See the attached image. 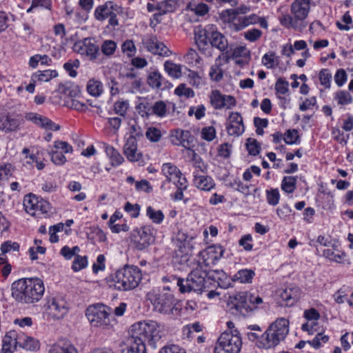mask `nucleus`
Wrapping results in <instances>:
<instances>
[{
    "label": "nucleus",
    "instance_id": "obj_41",
    "mask_svg": "<svg viewBox=\"0 0 353 353\" xmlns=\"http://www.w3.org/2000/svg\"><path fill=\"white\" fill-rule=\"evenodd\" d=\"M255 272L251 269H242L239 270L234 276L233 280L241 283H250L252 282Z\"/></svg>",
    "mask_w": 353,
    "mask_h": 353
},
{
    "label": "nucleus",
    "instance_id": "obj_22",
    "mask_svg": "<svg viewBox=\"0 0 353 353\" xmlns=\"http://www.w3.org/2000/svg\"><path fill=\"white\" fill-rule=\"evenodd\" d=\"M26 119L46 130L58 131L60 130L59 125L56 124L48 117L37 113L29 112L26 114Z\"/></svg>",
    "mask_w": 353,
    "mask_h": 353
},
{
    "label": "nucleus",
    "instance_id": "obj_37",
    "mask_svg": "<svg viewBox=\"0 0 353 353\" xmlns=\"http://www.w3.org/2000/svg\"><path fill=\"white\" fill-rule=\"evenodd\" d=\"M19 346L30 351H35L39 348V342L31 336L21 332Z\"/></svg>",
    "mask_w": 353,
    "mask_h": 353
},
{
    "label": "nucleus",
    "instance_id": "obj_17",
    "mask_svg": "<svg viewBox=\"0 0 353 353\" xmlns=\"http://www.w3.org/2000/svg\"><path fill=\"white\" fill-rule=\"evenodd\" d=\"M210 103L216 110L231 109L236 105V99L231 95L221 94L218 90H214L210 95Z\"/></svg>",
    "mask_w": 353,
    "mask_h": 353
},
{
    "label": "nucleus",
    "instance_id": "obj_15",
    "mask_svg": "<svg viewBox=\"0 0 353 353\" xmlns=\"http://www.w3.org/2000/svg\"><path fill=\"white\" fill-rule=\"evenodd\" d=\"M142 43L150 52L162 57H169L172 52L155 35L148 34L142 39Z\"/></svg>",
    "mask_w": 353,
    "mask_h": 353
},
{
    "label": "nucleus",
    "instance_id": "obj_27",
    "mask_svg": "<svg viewBox=\"0 0 353 353\" xmlns=\"http://www.w3.org/2000/svg\"><path fill=\"white\" fill-rule=\"evenodd\" d=\"M193 183L196 188L205 192H209L214 188L216 183L211 176L201 175L196 172H193Z\"/></svg>",
    "mask_w": 353,
    "mask_h": 353
},
{
    "label": "nucleus",
    "instance_id": "obj_33",
    "mask_svg": "<svg viewBox=\"0 0 353 353\" xmlns=\"http://www.w3.org/2000/svg\"><path fill=\"white\" fill-rule=\"evenodd\" d=\"M181 0H164L157 6V10L160 14H165L176 11L181 5Z\"/></svg>",
    "mask_w": 353,
    "mask_h": 353
},
{
    "label": "nucleus",
    "instance_id": "obj_59",
    "mask_svg": "<svg viewBox=\"0 0 353 353\" xmlns=\"http://www.w3.org/2000/svg\"><path fill=\"white\" fill-rule=\"evenodd\" d=\"M88 265V258L86 256H82L80 255H77L74 257L72 265V269L74 272H79L84 268H85Z\"/></svg>",
    "mask_w": 353,
    "mask_h": 353
},
{
    "label": "nucleus",
    "instance_id": "obj_5",
    "mask_svg": "<svg viewBox=\"0 0 353 353\" xmlns=\"http://www.w3.org/2000/svg\"><path fill=\"white\" fill-rule=\"evenodd\" d=\"M208 276V270L203 269V265H196L189 273L185 280L174 276H165L164 281H174L181 293L190 292L192 291L202 292L205 288V279Z\"/></svg>",
    "mask_w": 353,
    "mask_h": 353
},
{
    "label": "nucleus",
    "instance_id": "obj_23",
    "mask_svg": "<svg viewBox=\"0 0 353 353\" xmlns=\"http://www.w3.org/2000/svg\"><path fill=\"white\" fill-rule=\"evenodd\" d=\"M21 125L20 120L9 113H0V131L5 133L17 132Z\"/></svg>",
    "mask_w": 353,
    "mask_h": 353
},
{
    "label": "nucleus",
    "instance_id": "obj_56",
    "mask_svg": "<svg viewBox=\"0 0 353 353\" xmlns=\"http://www.w3.org/2000/svg\"><path fill=\"white\" fill-rule=\"evenodd\" d=\"M319 79L321 85L325 89H330L331 87L332 74L328 69H322L319 72Z\"/></svg>",
    "mask_w": 353,
    "mask_h": 353
},
{
    "label": "nucleus",
    "instance_id": "obj_52",
    "mask_svg": "<svg viewBox=\"0 0 353 353\" xmlns=\"http://www.w3.org/2000/svg\"><path fill=\"white\" fill-rule=\"evenodd\" d=\"M39 62L41 65H50L51 59L46 54L41 55L37 54L30 57L29 65L32 68H35L37 67Z\"/></svg>",
    "mask_w": 353,
    "mask_h": 353
},
{
    "label": "nucleus",
    "instance_id": "obj_53",
    "mask_svg": "<svg viewBox=\"0 0 353 353\" xmlns=\"http://www.w3.org/2000/svg\"><path fill=\"white\" fill-rule=\"evenodd\" d=\"M188 8L194 12L196 15L201 17L205 15L210 11L209 6L204 3H199L197 4H192L190 3L188 5Z\"/></svg>",
    "mask_w": 353,
    "mask_h": 353
},
{
    "label": "nucleus",
    "instance_id": "obj_8",
    "mask_svg": "<svg viewBox=\"0 0 353 353\" xmlns=\"http://www.w3.org/2000/svg\"><path fill=\"white\" fill-rule=\"evenodd\" d=\"M167 290H170L169 287H164L162 291L152 290L148 294L154 310L164 314H173L174 311H177L174 295Z\"/></svg>",
    "mask_w": 353,
    "mask_h": 353
},
{
    "label": "nucleus",
    "instance_id": "obj_6",
    "mask_svg": "<svg viewBox=\"0 0 353 353\" xmlns=\"http://www.w3.org/2000/svg\"><path fill=\"white\" fill-rule=\"evenodd\" d=\"M112 308L103 304L90 305L85 311V316L92 327L110 330L116 324L115 318L112 316Z\"/></svg>",
    "mask_w": 353,
    "mask_h": 353
},
{
    "label": "nucleus",
    "instance_id": "obj_48",
    "mask_svg": "<svg viewBox=\"0 0 353 353\" xmlns=\"http://www.w3.org/2000/svg\"><path fill=\"white\" fill-rule=\"evenodd\" d=\"M49 353H78L77 349L70 344L61 345L59 343L54 344L50 349Z\"/></svg>",
    "mask_w": 353,
    "mask_h": 353
},
{
    "label": "nucleus",
    "instance_id": "obj_61",
    "mask_svg": "<svg viewBox=\"0 0 353 353\" xmlns=\"http://www.w3.org/2000/svg\"><path fill=\"white\" fill-rule=\"evenodd\" d=\"M101 52L105 56L112 55L117 49V43L112 40H105L101 46Z\"/></svg>",
    "mask_w": 353,
    "mask_h": 353
},
{
    "label": "nucleus",
    "instance_id": "obj_45",
    "mask_svg": "<svg viewBox=\"0 0 353 353\" xmlns=\"http://www.w3.org/2000/svg\"><path fill=\"white\" fill-rule=\"evenodd\" d=\"M126 83L130 85L129 91L132 93L139 92L141 86V79L134 72L128 73L125 76Z\"/></svg>",
    "mask_w": 353,
    "mask_h": 353
},
{
    "label": "nucleus",
    "instance_id": "obj_60",
    "mask_svg": "<svg viewBox=\"0 0 353 353\" xmlns=\"http://www.w3.org/2000/svg\"><path fill=\"white\" fill-rule=\"evenodd\" d=\"M184 61L188 65H196L200 63L201 59L196 51L192 48H190L188 52L185 54Z\"/></svg>",
    "mask_w": 353,
    "mask_h": 353
},
{
    "label": "nucleus",
    "instance_id": "obj_63",
    "mask_svg": "<svg viewBox=\"0 0 353 353\" xmlns=\"http://www.w3.org/2000/svg\"><path fill=\"white\" fill-rule=\"evenodd\" d=\"M129 108V103L128 101L119 100L114 104V110L116 114L120 117H124Z\"/></svg>",
    "mask_w": 353,
    "mask_h": 353
},
{
    "label": "nucleus",
    "instance_id": "obj_64",
    "mask_svg": "<svg viewBox=\"0 0 353 353\" xmlns=\"http://www.w3.org/2000/svg\"><path fill=\"white\" fill-rule=\"evenodd\" d=\"M245 145L250 154L256 156L259 154L261 145L256 139L252 138L248 139Z\"/></svg>",
    "mask_w": 353,
    "mask_h": 353
},
{
    "label": "nucleus",
    "instance_id": "obj_12",
    "mask_svg": "<svg viewBox=\"0 0 353 353\" xmlns=\"http://www.w3.org/2000/svg\"><path fill=\"white\" fill-rule=\"evenodd\" d=\"M46 307L48 314L54 319H62L69 310L66 300L60 296L47 297Z\"/></svg>",
    "mask_w": 353,
    "mask_h": 353
},
{
    "label": "nucleus",
    "instance_id": "obj_62",
    "mask_svg": "<svg viewBox=\"0 0 353 353\" xmlns=\"http://www.w3.org/2000/svg\"><path fill=\"white\" fill-rule=\"evenodd\" d=\"M299 139V132L296 130H288L283 135V140L286 144L293 145L298 143Z\"/></svg>",
    "mask_w": 353,
    "mask_h": 353
},
{
    "label": "nucleus",
    "instance_id": "obj_28",
    "mask_svg": "<svg viewBox=\"0 0 353 353\" xmlns=\"http://www.w3.org/2000/svg\"><path fill=\"white\" fill-rule=\"evenodd\" d=\"M210 46L219 49L221 52H225L228 48V41L227 38L217 30H212L210 37Z\"/></svg>",
    "mask_w": 353,
    "mask_h": 353
},
{
    "label": "nucleus",
    "instance_id": "obj_3",
    "mask_svg": "<svg viewBox=\"0 0 353 353\" xmlns=\"http://www.w3.org/2000/svg\"><path fill=\"white\" fill-rule=\"evenodd\" d=\"M311 3V0H294L290 5V13L281 17V24L288 29L301 32L307 26Z\"/></svg>",
    "mask_w": 353,
    "mask_h": 353
},
{
    "label": "nucleus",
    "instance_id": "obj_32",
    "mask_svg": "<svg viewBox=\"0 0 353 353\" xmlns=\"http://www.w3.org/2000/svg\"><path fill=\"white\" fill-rule=\"evenodd\" d=\"M233 305L236 311L243 316L248 315L252 310V306L250 303L248 296L238 295L235 296Z\"/></svg>",
    "mask_w": 353,
    "mask_h": 353
},
{
    "label": "nucleus",
    "instance_id": "obj_13",
    "mask_svg": "<svg viewBox=\"0 0 353 353\" xmlns=\"http://www.w3.org/2000/svg\"><path fill=\"white\" fill-rule=\"evenodd\" d=\"M75 50L89 60L99 63V48L91 38H85L74 44Z\"/></svg>",
    "mask_w": 353,
    "mask_h": 353
},
{
    "label": "nucleus",
    "instance_id": "obj_50",
    "mask_svg": "<svg viewBox=\"0 0 353 353\" xmlns=\"http://www.w3.org/2000/svg\"><path fill=\"white\" fill-rule=\"evenodd\" d=\"M296 176H284L282 180L281 188L287 193H292L296 189Z\"/></svg>",
    "mask_w": 353,
    "mask_h": 353
},
{
    "label": "nucleus",
    "instance_id": "obj_18",
    "mask_svg": "<svg viewBox=\"0 0 353 353\" xmlns=\"http://www.w3.org/2000/svg\"><path fill=\"white\" fill-rule=\"evenodd\" d=\"M170 141L174 145L190 149L193 145L194 137L189 130L176 128L170 131Z\"/></svg>",
    "mask_w": 353,
    "mask_h": 353
},
{
    "label": "nucleus",
    "instance_id": "obj_19",
    "mask_svg": "<svg viewBox=\"0 0 353 353\" xmlns=\"http://www.w3.org/2000/svg\"><path fill=\"white\" fill-rule=\"evenodd\" d=\"M132 130L135 135L132 134L126 139L123 145V153L128 161H138L141 159L142 155L137 149V141L135 136L139 135L140 132H137L136 126H132Z\"/></svg>",
    "mask_w": 353,
    "mask_h": 353
},
{
    "label": "nucleus",
    "instance_id": "obj_24",
    "mask_svg": "<svg viewBox=\"0 0 353 353\" xmlns=\"http://www.w3.org/2000/svg\"><path fill=\"white\" fill-rule=\"evenodd\" d=\"M280 305L291 307L300 298V289L297 287H289L282 290L279 293Z\"/></svg>",
    "mask_w": 353,
    "mask_h": 353
},
{
    "label": "nucleus",
    "instance_id": "obj_20",
    "mask_svg": "<svg viewBox=\"0 0 353 353\" xmlns=\"http://www.w3.org/2000/svg\"><path fill=\"white\" fill-rule=\"evenodd\" d=\"M259 23L264 29L268 28V23L264 17H259L256 14L239 17L237 21L234 23V30L240 31L246 27Z\"/></svg>",
    "mask_w": 353,
    "mask_h": 353
},
{
    "label": "nucleus",
    "instance_id": "obj_30",
    "mask_svg": "<svg viewBox=\"0 0 353 353\" xmlns=\"http://www.w3.org/2000/svg\"><path fill=\"white\" fill-rule=\"evenodd\" d=\"M161 172L165 176L166 181L161 185V189H164L166 183L172 182L176 179L177 176L181 174L180 170L171 163H165L162 165Z\"/></svg>",
    "mask_w": 353,
    "mask_h": 353
},
{
    "label": "nucleus",
    "instance_id": "obj_57",
    "mask_svg": "<svg viewBox=\"0 0 353 353\" xmlns=\"http://www.w3.org/2000/svg\"><path fill=\"white\" fill-rule=\"evenodd\" d=\"M80 66V61L78 59L69 60L63 64V68L70 77H76L77 75V69Z\"/></svg>",
    "mask_w": 353,
    "mask_h": 353
},
{
    "label": "nucleus",
    "instance_id": "obj_47",
    "mask_svg": "<svg viewBox=\"0 0 353 353\" xmlns=\"http://www.w3.org/2000/svg\"><path fill=\"white\" fill-rule=\"evenodd\" d=\"M192 165L195 168L196 172L206 173L208 172V166L205 164L201 157L196 154L194 151L192 152V156L191 159Z\"/></svg>",
    "mask_w": 353,
    "mask_h": 353
},
{
    "label": "nucleus",
    "instance_id": "obj_55",
    "mask_svg": "<svg viewBox=\"0 0 353 353\" xmlns=\"http://www.w3.org/2000/svg\"><path fill=\"white\" fill-rule=\"evenodd\" d=\"M222 65L218 64L216 61L210 68L209 75L211 80L216 82L220 81L223 77V71L221 68Z\"/></svg>",
    "mask_w": 353,
    "mask_h": 353
},
{
    "label": "nucleus",
    "instance_id": "obj_36",
    "mask_svg": "<svg viewBox=\"0 0 353 353\" xmlns=\"http://www.w3.org/2000/svg\"><path fill=\"white\" fill-rule=\"evenodd\" d=\"M59 91L67 97L73 98L79 95L81 88L77 84L71 81H67L59 85Z\"/></svg>",
    "mask_w": 353,
    "mask_h": 353
},
{
    "label": "nucleus",
    "instance_id": "obj_39",
    "mask_svg": "<svg viewBox=\"0 0 353 353\" xmlns=\"http://www.w3.org/2000/svg\"><path fill=\"white\" fill-rule=\"evenodd\" d=\"M164 80L163 76L157 70L149 72L147 77V83L152 89L161 88Z\"/></svg>",
    "mask_w": 353,
    "mask_h": 353
},
{
    "label": "nucleus",
    "instance_id": "obj_31",
    "mask_svg": "<svg viewBox=\"0 0 353 353\" xmlns=\"http://www.w3.org/2000/svg\"><path fill=\"white\" fill-rule=\"evenodd\" d=\"M20 333L15 330H11L5 335L3 339L2 350L11 352L19 346Z\"/></svg>",
    "mask_w": 353,
    "mask_h": 353
},
{
    "label": "nucleus",
    "instance_id": "obj_58",
    "mask_svg": "<svg viewBox=\"0 0 353 353\" xmlns=\"http://www.w3.org/2000/svg\"><path fill=\"white\" fill-rule=\"evenodd\" d=\"M174 93L179 97H184L186 99L194 97V92L190 88H188L185 84H179L174 90Z\"/></svg>",
    "mask_w": 353,
    "mask_h": 353
},
{
    "label": "nucleus",
    "instance_id": "obj_38",
    "mask_svg": "<svg viewBox=\"0 0 353 353\" xmlns=\"http://www.w3.org/2000/svg\"><path fill=\"white\" fill-rule=\"evenodd\" d=\"M58 76V72L55 70H46L43 71H37L34 72L31 77V81L41 82H48Z\"/></svg>",
    "mask_w": 353,
    "mask_h": 353
},
{
    "label": "nucleus",
    "instance_id": "obj_7",
    "mask_svg": "<svg viewBox=\"0 0 353 353\" xmlns=\"http://www.w3.org/2000/svg\"><path fill=\"white\" fill-rule=\"evenodd\" d=\"M288 333V320L285 318H279L265 331V338L262 339L259 345L265 350L274 348L285 340Z\"/></svg>",
    "mask_w": 353,
    "mask_h": 353
},
{
    "label": "nucleus",
    "instance_id": "obj_44",
    "mask_svg": "<svg viewBox=\"0 0 353 353\" xmlns=\"http://www.w3.org/2000/svg\"><path fill=\"white\" fill-rule=\"evenodd\" d=\"M146 216L154 224H161L164 220L165 216L161 210H156L152 206H148L146 208Z\"/></svg>",
    "mask_w": 353,
    "mask_h": 353
},
{
    "label": "nucleus",
    "instance_id": "obj_54",
    "mask_svg": "<svg viewBox=\"0 0 353 353\" xmlns=\"http://www.w3.org/2000/svg\"><path fill=\"white\" fill-rule=\"evenodd\" d=\"M230 186L235 190L244 194L245 196L251 194L250 188L252 187V185L244 184L239 179H234V181L230 183Z\"/></svg>",
    "mask_w": 353,
    "mask_h": 353
},
{
    "label": "nucleus",
    "instance_id": "obj_14",
    "mask_svg": "<svg viewBox=\"0 0 353 353\" xmlns=\"http://www.w3.org/2000/svg\"><path fill=\"white\" fill-rule=\"evenodd\" d=\"M23 206L27 213L35 216L37 213H47L49 209V203L43 199H39L36 195L29 194L23 199Z\"/></svg>",
    "mask_w": 353,
    "mask_h": 353
},
{
    "label": "nucleus",
    "instance_id": "obj_51",
    "mask_svg": "<svg viewBox=\"0 0 353 353\" xmlns=\"http://www.w3.org/2000/svg\"><path fill=\"white\" fill-rule=\"evenodd\" d=\"M166 113V104L163 101H158L151 105V115L154 114L162 118L165 117Z\"/></svg>",
    "mask_w": 353,
    "mask_h": 353
},
{
    "label": "nucleus",
    "instance_id": "obj_2",
    "mask_svg": "<svg viewBox=\"0 0 353 353\" xmlns=\"http://www.w3.org/2000/svg\"><path fill=\"white\" fill-rule=\"evenodd\" d=\"M142 279L141 270L134 265H125L106 278L110 288L127 291L136 288Z\"/></svg>",
    "mask_w": 353,
    "mask_h": 353
},
{
    "label": "nucleus",
    "instance_id": "obj_34",
    "mask_svg": "<svg viewBox=\"0 0 353 353\" xmlns=\"http://www.w3.org/2000/svg\"><path fill=\"white\" fill-rule=\"evenodd\" d=\"M103 148L112 166L117 167L123 163L124 158L114 147L107 143H103Z\"/></svg>",
    "mask_w": 353,
    "mask_h": 353
},
{
    "label": "nucleus",
    "instance_id": "obj_29",
    "mask_svg": "<svg viewBox=\"0 0 353 353\" xmlns=\"http://www.w3.org/2000/svg\"><path fill=\"white\" fill-rule=\"evenodd\" d=\"M323 256L332 262L342 264L350 263L345 252L339 250L336 245L333 248V250H324Z\"/></svg>",
    "mask_w": 353,
    "mask_h": 353
},
{
    "label": "nucleus",
    "instance_id": "obj_46",
    "mask_svg": "<svg viewBox=\"0 0 353 353\" xmlns=\"http://www.w3.org/2000/svg\"><path fill=\"white\" fill-rule=\"evenodd\" d=\"M164 69L165 72L172 78L179 79L181 77V66L176 64L172 61H166L164 63Z\"/></svg>",
    "mask_w": 353,
    "mask_h": 353
},
{
    "label": "nucleus",
    "instance_id": "obj_49",
    "mask_svg": "<svg viewBox=\"0 0 353 353\" xmlns=\"http://www.w3.org/2000/svg\"><path fill=\"white\" fill-rule=\"evenodd\" d=\"M262 63L268 69H272L279 64V58L273 52L265 54L262 57Z\"/></svg>",
    "mask_w": 353,
    "mask_h": 353
},
{
    "label": "nucleus",
    "instance_id": "obj_43",
    "mask_svg": "<svg viewBox=\"0 0 353 353\" xmlns=\"http://www.w3.org/2000/svg\"><path fill=\"white\" fill-rule=\"evenodd\" d=\"M86 90L91 96L97 97L103 92V84L99 80L91 79L87 83Z\"/></svg>",
    "mask_w": 353,
    "mask_h": 353
},
{
    "label": "nucleus",
    "instance_id": "obj_9",
    "mask_svg": "<svg viewBox=\"0 0 353 353\" xmlns=\"http://www.w3.org/2000/svg\"><path fill=\"white\" fill-rule=\"evenodd\" d=\"M242 341L239 330L225 331L219 337L214 347V353H239Z\"/></svg>",
    "mask_w": 353,
    "mask_h": 353
},
{
    "label": "nucleus",
    "instance_id": "obj_16",
    "mask_svg": "<svg viewBox=\"0 0 353 353\" xmlns=\"http://www.w3.org/2000/svg\"><path fill=\"white\" fill-rule=\"evenodd\" d=\"M189 238L184 233L179 234L177 241H180V243L177 245L178 249L175 250L173 260L175 263L181 265L186 264L190 259V245Z\"/></svg>",
    "mask_w": 353,
    "mask_h": 353
},
{
    "label": "nucleus",
    "instance_id": "obj_11",
    "mask_svg": "<svg viewBox=\"0 0 353 353\" xmlns=\"http://www.w3.org/2000/svg\"><path fill=\"white\" fill-rule=\"evenodd\" d=\"M225 249L219 244L208 246L201 251L197 256L196 263L203 266V269L212 267L222 258Z\"/></svg>",
    "mask_w": 353,
    "mask_h": 353
},
{
    "label": "nucleus",
    "instance_id": "obj_4",
    "mask_svg": "<svg viewBox=\"0 0 353 353\" xmlns=\"http://www.w3.org/2000/svg\"><path fill=\"white\" fill-rule=\"evenodd\" d=\"M164 326L155 321L146 320L139 321L131 325L130 336L139 339L143 344L148 343L153 348L162 337Z\"/></svg>",
    "mask_w": 353,
    "mask_h": 353
},
{
    "label": "nucleus",
    "instance_id": "obj_10",
    "mask_svg": "<svg viewBox=\"0 0 353 353\" xmlns=\"http://www.w3.org/2000/svg\"><path fill=\"white\" fill-rule=\"evenodd\" d=\"M155 230L150 225H146L133 230L131 240L136 249L143 250L155 241Z\"/></svg>",
    "mask_w": 353,
    "mask_h": 353
},
{
    "label": "nucleus",
    "instance_id": "obj_26",
    "mask_svg": "<svg viewBox=\"0 0 353 353\" xmlns=\"http://www.w3.org/2000/svg\"><path fill=\"white\" fill-rule=\"evenodd\" d=\"M210 32L206 30H199L195 33V41L199 50L208 56H212L210 46Z\"/></svg>",
    "mask_w": 353,
    "mask_h": 353
},
{
    "label": "nucleus",
    "instance_id": "obj_1",
    "mask_svg": "<svg viewBox=\"0 0 353 353\" xmlns=\"http://www.w3.org/2000/svg\"><path fill=\"white\" fill-rule=\"evenodd\" d=\"M45 285L37 277L22 278L11 285L12 298L22 305H32L39 302L43 296Z\"/></svg>",
    "mask_w": 353,
    "mask_h": 353
},
{
    "label": "nucleus",
    "instance_id": "obj_40",
    "mask_svg": "<svg viewBox=\"0 0 353 353\" xmlns=\"http://www.w3.org/2000/svg\"><path fill=\"white\" fill-rule=\"evenodd\" d=\"M333 98L338 105H347L352 103L353 97L348 91L338 90L333 94Z\"/></svg>",
    "mask_w": 353,
    "mask_h": 353
},
{
    "label": "nucleus",
    "instance_id": "obj_42",
    "mask_svg": "<svg viewBox=\"0 0 353 353\" xmlns=\"http://www.w3.org/2000/svg\"><path fill=\"white\" fill-rule=\"evenodd\" d=\"M219 17L224 23H230V27L234 30V23L237 21L239 17H237V11L234 9H227L223 10Z\"/></svg>",
    "mask_w": 353,
    "mask_h": 353
},
{
    "label": "nucleus",
    "instance_id": "obj_21",
    "mask_svg": "<svg viewBox=\"0 0 353 353\" xmlns=\"http://www.w3.org/2000/svg\"><path fill=\"white\" fill-rule=\"evenodd\" d=\"M226 130L229 135L239 137L245 131L243 118L239 112H232L230 114Z\"/></svg>",
    "mask_w": 353,
    "mask_h": 353
},
{
    "label": "nucleus",
    "instance_id": "obj_25",
    "mask_svg": "<svg viewBox=\"0 0 353 353\" xmlns=\"http://www.w3.org/2000/svg\"><path fill=\"white\" fill-rule=\"evenodd\" d=\"M121 7L113 1H108L102 5L98 6L94 12V18L99 21H103L108 18L113 11H118Z\"/></svg>",
    "mask_w": 353,
    "mask_h": 353
},
{
    "label": "nucleus",
    "instance_id": "obj_35",
    "mask_svg": "<svg viewBox=\"0 0 353 353\" xmlns=\"http://www.w3.org/2000/svg\"><path fill=\"white\" fill-rule=\"evenodd\" d=\"M122 353H147L145 344L139 339H134L130 336L128 339V345L122 350Z\"/></svg>",
    "mask_w": 353,
    "mask_h": 353
}]
</instances>
